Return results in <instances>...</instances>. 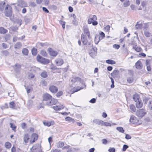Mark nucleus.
<instances>
[{
  "label": "nucleus",
  "mask_w": 152,
  "mask_h": 152,
  "mask_svg": "<svg viewBox=\"0 0 152 152\" xmlns=\"http://www.w3.org/2000/svg\"><path fill=\"white\" fill-rule=\"evenodd\" d=\"M136 105L137 108H140L142 107L143 104L140 99L136 102Z\"/></svg>",
  "instance_id": "a211bd4d"
},
{
  "label": "nucleus",
  "mask_w": 152,
  "mask_h": 152,
  "mask_svg": "<svg viewBox=\"0 0 152 152\" xmlns=\"http://www.w3.org/2000/svg\"><path fill=\"white\" fill-rule=\"evenodd\" d=\"M132 137L130 135L128 134H126L125 136V138L126 139L128 140L131 138Z\"/></svg>",
  "instance_id": "bf43d9fd"
},
{
  "label": "nucleus",
  "mask_w": 152,
  "mask_h": 152,
  "mask_svg": "<svg viewBox=\"0 0 152 152\" xmlns=\"http://www.w3.org/2000/svg\"><path fill=\"white\" fill-rule=\"evenodd\" d=\"M97 20V17L95 15H91L89 16L88 20V24L92 23L94 26H96L98 24V22L96 20Z\"/></svg>",
  "instance_id": "f257e3e1"
},
{
  "label": "nucleus",
  "mask_w": 152,
  "mask_h": 152,
  "mask_svg": "<svg viewBox=\"0 0 152 152\" xmlns=\"http://www.w3.org/2000/svg\"><path fill=\"white\" fill-rule=\"evenodd\" d=\"M89 53L90 56L92 58L95 57L97 53V49L96 47L92 48L89 51Z\"/></svg>",
  "instance_id": "39448f33"
},
{
  "label": "nucleus",
  "mask_w": 152,
  "mask_h": 152,
  "mask_svg": "<svg viewBox=\"0 0 152 152\" xmlns=\"http://www.w3.org/2000/svg\"><path fill=\"white\" fill-rule=\"evenodd\" d=\"M144 33L145 36L147 37H149L150 36V34L148 31H145Z\"/></svg>",
  "instance_id": "09e8293b"
},
{
  "label": "nucleus",
  "mask_w": 152,
  "mask_h": 152,
  "mask_svg": "<svg viewBox=\"0 0 152 152\" xmlns=\"http://www.w3.org/2000/svg\"><path fill=\"white\" fill-rule=\"evenodd\" d=\"M41 83L42 85L43 86H45L47 85V83L45 81H42Z\"/></svg>",
  "instance_id": "774afa93"
},
{
  "label": "nucleus",
  "mask_w": 152,
  "mask_h": 152,
  "mask_svg": "<svg viewBox=\"0 0 152 152\" xmlns=\"http://www.w3.org/2000/svg\"><path fill=\"white\" fill-rule=\"evenodd\" d=\"M118 70H114L113 71V72L111 73V75L113 76H114V75H117L118 74Z\"/></svg>",
  "instance_id": "3c124183"
},
{
  "label": "nucleus",
  "mask_w": 152,
  "mask_h": 152,
  "mask_svg": "<svg viewBox=\"0 0 152 152\" xmlns=\"http://www.w3.org/2000/svg\"><path fill=\"white\" fill-rule=\"evenodd\" d=\"M22 46V44L21 43L18 42L16 43L15 45V48L16 49H19Z\"/></svg>",
  "instance_id": "a878e982"
},
{
  "label": "nucleus",
  "mask_w": 152,
  "mask_h": 152,
  "mask_svg": "<svg viewBox=\"0 0 152 152\" xmlns=\"http://www.w3.org/2000/svg\"><path fill=\"white\" fill-rule=\"evenodd\" d=\"M5 15L8 17L12 16V10L11 7L9 5L7 4L5 8L4 12Z\"/></svg>",
  "instance_id": "f03ea898"
},
{
  "label": "nucleus",
  "mask_w": 152,
  "mask_h": 152,
  "mask_svg": "<svg viewBox=\"0 0 152 152\" xmlns=\"http://www.w3.org/2000/svg\"><path fill=\"white\" fill-rule=\"evenodd\" d=\"M83 88V87H77L75 88H74V90H75V91H73V92L74 93L75 92H77Z\"/></svg>",
  "instance_id": "a19ab883"
},
{
  "label": "nucleus",
  "mask_w": 152,
  "mask_h": 152,
  "mask_svg": "<svg viewBox=\"0 0 152 152\" xmlns=\"http://www.w3.org/2000/svg\"><path fill=\"white\" fill-rule=\"evenodd\" d=\"M38 145H35L30 148L31 152H38Z\"/></svg>",
  "instance_id": "4468645a"
},
{
  "label": "nucleus",
  "mask_w": 152,
  "mask_h": 152,
  "mask_svg": "<svg viewBox=\"0 0 152 152\" xmlns=\"http://www.w3.org/2000/svg\"><path fill=\"white\" fill-rule=\"evenodd\" d=\"M101 39L100 37L99 36H96L95 37L94 41L95 44H97L99 43L100 40Z\"/></svg>",
  "instance_id": "bb28decb"
},
{
  "label": "nucleus",
  "mask_w": 152,
  "mask_h": 152,
  "mask_svg": "<svg viewBox=\"0 0 152 152\" xmlns=\"http://www.w3.org/2000/svg\"><path fill=\"white\" fill-rule=\"evenodd\" d=\"M96 99L95 98L91 99L90 101L89 102L92 103H95L96 102Z\"/></svg>",
  "instance_id": "680f3d73"
},
{
  "label": "nucleus",
  "mask_w": 152,
  "mask_h": 152,
  "mask_svg": "<svg viewBox=\"0 0 152 152\" xmlns=\"http://www.w3.org/2000/svg\"><path fill=\"white\" fill-rule=\"evenodd\" d=\"M113 48H114L115 49H118L120 48V46L119 45L115 44L113 45Z\"/></svg>",
  "instance_id": "6e6d98bb"
},
{
  "label": "nucleus",
  "mask_w": 152,
  "mask_h": 152,
  "mask_svg": "<svg viewBox=\"0 0 152 152\" xmlns=\"http://www.w3.org/2000/svg\"><path fill=\"white\" fill-rule=\"evenodd\" d=\"M30 5L32 7H34L36 6V4L34 2H31Z\"/></svg>",
  "instance_id": "338daca9"
},
{
  "label": "nucleus",
  "mask_w": 152,
  "mask_h": 152,
  "mask_svg": "<svg viewBox=\"0 0 152 152\" xmlns=\"http://www.w3.org/2000/svg\"><path fill=\"white\" fill-rule=\"evenodd\" d=\"M29 139V135L27 134H25L23 140L26 143H27L28 142Z\"/></svg>",
  "instance_id": "412c9836"
},
{
  "label": "nucleus",
  "mask_w": 152,
  "mask_h": 152,
  "mask_svg": "<svg viewBox=\"0 0 152 152\" xmlns=\"http://www.w3.org/2000/svg\"><path fill=\"white\" fill-rule=\"evenodd\" d=\"M133 48L135 49V50L137 52H139L141 51L142 49L140 47H137V48H135L134 46L133 47Z\"/></svg>",
  "instance_id": "ea45409f"
},
{
  "label": "nucleus",
  "mask_w": 152,
  "mask_h": 152,
  "mask_svg": "<svg viewBox=\"0 0 152 152\" xmlns=\"http://www.w3.org/2000/svg\"><path fill=\"white\" fill-rule=\"evenodd\" d=\"M83 29L84 34L88 36V38L90 39V33L88 26L87 25L84 26Z\"/></svg>",
  "instance_id": "0eeeda50"
},
{
  "label": "nucleus",
  "mask_w": 152,
  "mask_h": 152,
  "mask_svg": "<svg viewBox=\"0 0 152 152\" xmlns=\"http://www.w3.org/2000/svg\"><path fill=\"white\" fill-rule=\"evenodd\" d=\"M135 28L136 29H141L142 28V24L139 23L138 22H137V24L135 25Z\"/></svg>",
  "instance_id": "c756f323"
},
{
  "label": "nucleus",
  "mask_w": 152,
  "mask_h": 152,
  "mask_svg": "<svg viewBox=\"0 0 152 152\" xmlns=\"http://www.w3.org/2000/svg\"><path fill=\"white\" fill-rule=\"evenodd\" d=\"M147 113L146 111L144 109L137 110L136 112V115L138 117L142 118Z\"/></svg>",
  "instance_id": "20e7f679"
},
{
  "label": "nucleus",
  "mask_w": 152,
  "mask_h": 152,
  "mask_svg": "<svg viewBox=\"0 0 152 152\" xmlns=\"http://www.w3.org/2000/svg\"><path fill=\"white\" fill-rule=\"evenodd\" d=\"M26 89L27 92L28 93H29L31 91H32V89L31 88L29 87H26Z\"/></svg>",
  "instance_id": "de8ad7c7"
},
{
  "label": "nucleus",
  "mask_w": 152,
  "mask_h": 152,
  "mask_svg": "<svg viewBox=\"0 0 152 152\" xmlns=\"http://www.w3.org/2000/svg\"><path fill=\"white\" fill-rule=\"evenodd\" d=\"M116 129L119 132L121 133H124V131L123 129V128L121 127H118L116 128Z\"/></svg>",
  "instance_id": "c9c22d12"
},
{
  "label": "nucleus",
  "mask_w": 152,
  "mask_h": 152,
  "mask_svg": "<svg viewBox=\"0 0 152 152\" xmlns=\"http://www.w3.org/2000/svg\"><path fill=\"white\" fill-rule=\"evenodd\" d=\"M103 121H103L99 120L98 119H94L93 121V122L94 123H96V124L101 125L102 126H103Z\"/></svg>",
  "instance_id": "f3484780"
},
{
  "label": "nucleus",
  "mask_w": 152,
  "mask_h": 152,
  "mask_svg": "<svg viewBox=\"0 0 152 152\" xmlns=\"http://www.w3.org/2000/svg\"><path fill=\"white\" fill-rule=\"evenodd\" d=\"M130 4L129 1L128 0L125 1L123 4V6L124 7H128Z\"/></svg>",
  "instance_id": "72a5a7b5"
},
{
  "label": "nucleus",
  "mask_w": 152,
  "mask_h": 152,
  "mask_svg": "<svg viewBox=\"0 0 152 152\" xmlns=\"http://www.w3.org/2000/svg\"><path fill=\"white\" fill-rule=\"evenodd\" d=\"M7 32V30L5 29L2 27H0V33L2 34H4Z\"/></svg>",
  "instance_id": "b1692460"
},
{
  "label": "nucleus",
  "mask_w": 152,
  "mask_h": 152,
  "mask_svg": "<svg viewBox=\"0 0 152 152\" xmlns=\"http://www.w3.org/2000/svg\"><path fill=\"white\" fill-rule=\"evenodd\" d=\"M42 10L43 11L45 12L46 13H48L49 12L48 10L45 7H42Z\"/></svg>",
  "instance_id": "13d9d810"
},
{
  "label": "nucleus",
  "mask_w": 152,
  "mask_h": 152,
  "mask_svg": "<svg viewBox=\"0 0 152 152\" xmlns=\"http://www.w3.org/2000/svg\"><path fill=\"white\" fill-rule=\"evenodd\" d=\"M38 136L35 133L33 134L31 137V140L30 141V143L32 144L37 140L38 139Z\"/></svg>",
  "instance_id": "9d476101"
},
{
  "label": "nucleus",
  "mask_w": 152,
  "mask_h": 152,
  "mask_svg": "<svg viewBox=\"0 0 152 152\" xmlns=\"http://www.w3.org/2000/svg\"><path fill=\"white\" fill-rule=\"evenodd\" d=\"M102 143L104 144H106L107 142V140L103 139L102 140Z\"/></svg>",
  "instance_id": "69168bd1"
},
{
  "label": "nucleus",
  "mask_w": 152,
  "mask_h": 152,
  "mask_svg": "<svg viewBox=\"0 0 152 152\" xmlns=\"http://www.w3.org/2000/svg\"><path fill=\"white\" fill-rule=\"evenodd\" d=\"M37 60L39 62L44 64H48L49 61L40 56H38L37 57Z\"/></svg>",
  "instance_id": "7ed1b4c3"
},
{
  "label": "nucleus",
  "mask_w": 152,
  "mask_h": 152,
  "mask_svg": "<svg viewBox=\"0 0 152 152\" xmlns=\"http://www.w3.org/2000/svg\"><path fill=\"white\" fill-rule=\"evenodd\" d=\"M43 99L44 101H46V104H47V102H49L50 99L52 98V96L48 94H45L43 95Z\"/></svg>",
  "instance_id": "423d86ee"
},
{
  "label": "nucleus",
  "mask_w": 152,
  "mask_h": 152,
  "mask_svg": "<svg viewBox=\"0 0 152 152\" xmlns=\"http://www.w3.org/2000/svg\"><path fill=\"white\" fill-rule=\"evenodd\" d=\"M130 122L133 124H137L138 122V120L134 115H132L130 116Z\"/></svg>",
  "instance_id": "6e6552de"
},
{
  "label": "nucleus",
  "mask_w": 152,
  "mask_h": 152,
  "mask_svg": "<svg viewBox=\"0 0 152 152\" xmlns=\"http://www.w3.org/2000/svg\"><path fill=\"white\" fill-rule=\"evenodd\" d=\"M65 120L66 121H69L70 122H72L74 123L75 122L74 119L69 117H67L65 118Z\"/></svg>",
  "instance_id": "393cba45"
},
{
  "label": "nucleus",
  "mask_w": 152,
  "mask_h": 152,
  "mask_svg": "<svg viewBox=\"0 0 152 152\" xmlns=\"http://www.w3.org/2000/svg\"><path fill=\"white\" fill-rule=\"evenodd\" d=\"M101 37L100 38L101 39H102L103 38H104L105 36V34L103 32H101L100 34Z\"/></svg>",
  "instance_id": "5fc2aeb1"
},
{
  "label": "nucleus",
  "mask_w": 152,
  "mask_h": 152,
  "mask_svg": "<svg viewBox=\"0 0 152 152\" xmlns=\"http://www.w3.org/2000/svg\"><path fill=\"white\" fill-rule=\"evenodd\" d=\"M127 81L129 83H132L133 82L134 79L132 77H129L127 78Z\"/></svg>",
  "instance_id": "37998d69"
},
{
  "label": "nucleus",
  "mask_w": 152,
  "mask_h": 152,
  "mask_svg": "<svg viewBox=\"0 0 152 152\" xmlns=\"http://www.w3.org/2000/svg\"><path fill=\"white\" fill-rule=\"evenodd\" d=\"M110 27L109 25H107L106 27H105L104 29L105 31L107 32L110 29Z\"/></svg>",
  "instance_id": "603ef678"
},
{
  "label": "nucleus",
  "mask_w": 152,
  "mask_h": 152,
  "mask_svg": "<svg viewBox=\"0 0 152 152\" xmlns=\"http://www.w3.org/2000/svg\"><path fill=\"white\" fill-rule=\"evenodd\" d=\"M64 106H63V105L61 106H58L56 105L53 106V108L56 111H57L61 109H63L64 108Z\"/></svg>",
  "instance_id": "aec40b11"
},
{
  "label": "nucleus",
  "mask_w": 152,
  "mask_h": 152,
  "mask_svg": "<svg viewBox=\"0 0 152 152\" xmlns=\"http://www.w3.org/2000/svg\"><path fill=\"white\" fill-rule=\"evenodd\" d=\"M21 65L19 64H16L13 66L15 71L16 73L19 72L21 70Z\"/></svg>",
  "instance_id": "1a4fd4ad"
},
{
  "label": "nucleus",
  "mask_w": 152,
  "mask_h": 152,
  "mask_svg": "<svg viewBox=\"0 0 152 152\" xmlns=\"http://www.w3.org/2000/svg\"><path fill=\"white\" fill-rule=\"evenodd\" d=\"M9 106L10 108H15V104L14 102L12 101L9 103Z\"/></svg>",
  "instance_id": "2f4dec72"
},
{
  "label": "nucleus",
  "mask_w": 152,
  "mask_h": 152,
  "mask_svg": "<svg viewBox=\"0 0 152 152\" xmlns=\"http://www.w3.org/2000/svg\"><path fill=\"white\" fill-rule=\"evenodd\" d=\"M81 79L78 77H73L71 80L72 83H74L76 81H80Z\"/></svg>",
  "instance_id": "cd10ccee"
},
{
  "label": "nucleus",
  "mask_w": 152,
  "mask_h": 152,
  "mask_svg": "<svg viewBox=\"0 0 152 152\" xmlns=\"http://www.w3.org/2000/svg\"><path fill=\"white\" fill-rule=\"evenodd\" d=\"M63 92L62 91H60L57 93L56 94V96L58 97H59L60 96H61Z\"/></svg>",
  "instance_id": "a18cd8bd"
},
{
  "label": "nucleus",
  "mask_w": 152,
  "mask_h": 152,
  "mask_svg": "<svg viewBox=\"0 0 152 152\" xmlns=\"http://www.w3.org/2000/svg\"><path fill=\"white\" fill-rule=\"evenodd\" d=\"M60 24L62 26H65L66 23L65 22L60 20L59 21Z\"/></svg>",
  "instance_id": "0e129e2a"
},
{
  "label": "nucleus",
  "mask_w": 152,
  "mask_h": 152,
  "mask_svg": "<svg viewBox=\"0 0 152 152\" xmlns=\"http://www.w3.org/2000/svg\"><path fill=\"white\" fill-rule=\"evenodd\" d=\"M41 76L43 78L46 77L48 76L46 72L45 71L42 72L41 74Z\"/></svg>",
  "instance_id": "473e14b6"
},
{
  "label": "nucleus",
  "mask_w": 152,
  "mask_h": 152,
  "mask_svg": "<svg viewBox=\"0 0 152 152\" xmlns=\"http://www.w3.org/2000/svg\"><path fill=\"white\" fill-rule=\"evenodd\" d=\"M49 89L50 92L53 93H56L58 91V88L53 85L50 86Z\"/></svg>",
  "instance_id": "f8f14e48"
},
{
  "label": "nucleus",
  "mask_w": 152,
  "mask_h": 152,
  "mask_svg": "<svg viewBox=\"0 0 152 152\" xmlns=\"http://www.w3.org/2000/svg\"><path fill=\"white\" fill-rule=\"evenodd\" d=\"M32 53L33 55H36L37 53V50L36 49L33 48L31 50Z\"/></svg>",
  "instance_id": "79ce46f5"
},
{
  "label": "nucleus",
  "mask_w": 152,
  "mask_h": 152,
  "mask_svg": "<svg viewBox=\"0 0 152 152\" xmlns=\"http://www.w3.org/2000/svg\"><path fill=\"white\" fill-rule=\"evenodd\" d=\"M149 107L150 110H152V101L149 102Z\"/></svg>",
  "instance_id": "052dcab7"
},
{
  "label": "nucleus",
  "mask_w": 152,
  "mask_h": 152,
  "mask_svg": "<svg viewBox=\"0 0 152 152\" xmlns=\"http://www.w3.org/2000/svg\"><path fill=\"white\" fill-rule=\"evenodd\" d=\"M10 127L15 132V129L16 128V126L13 124L10 123Z\"/></svg>",
  "instance_id": "e433bc0d"
},
{
  "label": "nucleus",
  "mask_w": 152,
  "mask_h": 152,
  "mask_svg": "<svg viewBox=\"0 0 152 152\" xmlns=\"http://www.w3.org/2000/svg\"><path fill=\"white\" fill-rule=\"evenodd\" d=\"M72 23L74 25H76L77 24V22L76 19H74L72 21Z\"/></svg>",
  "instance_id": "e2e57ef3"
},
{
  "label": "nucleus",
  "mask_w": 152,
  "mask_h": 152,
  "mask_svg": "<svg viewBox=\"0 0 152 152\" xmlns=\"http://www.w3.org/2000/svg\"><path fill=\"white\" fill-rule=\"evenodd\" d=\"M57 102V99L52 97L49 102H47V104L49 105H55L56 104Z\"/></svg>",
  "instance_id": "9b49d317"
},
{
  "label": "nucleus",
  "mask_w": 152,
  "mask_h": 152,
  "mask_svg": "<svg viewBox=\"0 0 152 152\" xmlns=\"http://www.w3.org/2000/svg\"><path fill=\"white\" fill-rule=\"evenodd\" d=\"M130 110L134 112H135L136 111V108L135 106L133 104H131L130 106Z\"/></svg>",
  "instance_id": "f704fd0d"
},
{
  "label": "nucleus",
  "mask_w": 152,
  "mask_h": 152,
  "mask_svg": "<svg viewBox=\"0 0 152 152\" xmlns=\"http://www.w3.org/2000/svg\"><path fill=\"white\" fill-rule=\"evenodd\" d=\"M48 50L50 55L52 56H56L58 54V53L56 51H54L51 48H48Z\"/></svg>",
  "instance_id": "ddd939ff"
},
{
  "label": "nucleus",
  "mask_w": 152,
  "mask_h": 152,
  "mask_svg": "<svg viewBox=\"0 0 152 152\" xmlns=\"http://www.w3.org/2000/svg\"><path fill=\"white\" fill-rule=\"evenodd\" d=\"M115 149L114 148H110L108 151H109L110 152H115Z\"/></svg>",
  "instance_id": "4d7b16f0"
},
{
  "label": "nucleus",
  "mask_w": 152,
  "mask_h": 152,
  "mask_svg": "<svg viewBox=\"0 0 152 152\" xmlns=\"http://www.w3.org/2000/svg\"><path fill=\"white\" fill-rule=\"evenodd\" d=\"M142 28H148V26L147 24L146 23H143L142 24Z\"/></svg>",
  "instance_id": "864d4df0"
},
{
  "label": "nucleus",
  "mask_w": 152,
  "mask_h": 152,
  "mask_svg": "<svg viewBox=\"0 0 152 152\" xmlns=\"http://www.w3.org/2000/svg\"><path fill=\"white\" fill-rule=\"evenodd\" d=\"M22 52L25 55L27 56L28 54V51L27 49L24 48L22 50Z\"/></svg>",
  "instance_id": "7c9ffc66"
},
{
  "label": "nucleus",
  "mask_w": 152,
  "mask_h": 152,
  "mask_svg": "<svg viewBox=\"0 0 152 152\" xmlns=\"http://www.w3.org/2000/svg\"><path fill=\"white\" fill-rule=\"evenodd\" d=\"M81 38L83 43L85 45H86L88 40L84 34H81Z\"/></svg>",
  "instance_id": "2eb2a0df"
},
{
  "label": "nucleus",
  "mask_w": 152,
  "mask_h": 152,
  "mask_svg": "<svg viewBox=\"0 0 152 152\" xmlns=\"http://www.w3.org/2000/svg\"><path fill=\"white\" fill-rule=\"evenodd\" d=\"M129 148V146L126 145H124L122 149V151H125L126 149Z\"/></svg>",
  "instance_id": "49530a36"
},
{
  "label": "nucleus",
  "mask_w": 152,
  "mask_h": 152,
  "mask_svg": "<svg viewBox=\"0 0 152 152\" xmlns=\"http://www.w3.org/2000/svg\"><path fill=\"white\" fill-rule=\"evenodd\" d=\"M40 53L41 55L44 56H47L48 55V54L44 50H41Z\"/></svg>",
  "instance_id": "4c0bfd02"
},
{
  "label": "nucleus",
  "mask_w": 152,
  "mask_h": 152,
  "mask_svg": "<svg viewBox=\"0 0 152 152\" xmlns=\"http://www.w3.org/2000/svg\"><path fill=\"white\" fill-rule=\"evenodd\" d=\"M55 62L56 64L59 66H60L62 65L64 63V61L61 59H58L55 60Z\"/></svg>",
  "instance_id": "6ab92c4d"
},
{
  "label": "nucleus",
  "mask_w": 152,
  "mask_h": 152,
  "mask_svg": "<svg viewBox=\"0 0 152 152\" xmlns=\"http://www.w3.org/2000/svg\"><path fill=\"white\" fill-rule=\"evenodd\" d=\"M133 99L135 102L140 99L139 96L137 94H135L133 96Z\"/></svg>",
  "instance_id": "5701e85b"
},
{
  "label": "nucleus",
  "mask_w": 152,
  "mask_h": 152,
  "mask_svg": "<svg viewBox=\"0 0 152 152\" xmlns=\"http://www.w3.org/2000/svg\"><path fill=\"white\" fill-rule=\"evenodd\" d=\"M64 145V143L61 141H59L57 143L56 146L58 148H61Z\"/></svg>",
  "instance_id": "4be33fe9"
},
{
  "label": "nucleus",
  "mask_w": 152,
  "mask_h": 152,
  "mask_svg": "<svg viewBox=\"0 0 152 152\" xmlns=\"http://www.w3.org/2000/svg\"><path fill=\"white\" fill-rule=\"evenodd\" d=\"M34 77V75L33 74L31 73H28V77L29 79H32Z\"/></svg>",
  "instance_id": "8fccbe9b"
},
{
  "label": "nucleus",
  "mask_w": 152,
  "mask_h": 152,
  "mask_svg": "<svg viewBox=\"0 0 152 152\" xmlns=\"http://www.w3.org/2000/svg\"><path fill=\"white\" fill-rule=\"evenodd\" d=\"M5 147L6 148H9L11 147V144L10 143L8 142H6L5 144Z\"/></svg>",
  "instance_id": "58836bf2"
},
{
  "label": "nucleus",
  "mask_w": 152,
  "mask_h": 152,
  "mask_svg": "<svg viewBox=\"0 0 152 152\" xmlns=\"http://www.w3.org/2000/svg\"><path fill=\"white\" fill-rule=\"evenodd\" d=\"M135 66L136 68L138 69H140L142 68V63L140 61H138L136 63Z\"/></svg>",
  "instance_id": "dca6fc26"
},
{
  "label": "nucleus",
  "mask_w": 152,
  "mask_h": 152,
  "mask_svg": "<svg viewBox=\"0 0 152 152\" xmlns=\"http://www.w3.org/2000/svg\"><path fill=\"white\" fill-rule=\"evenodd\" d=\"M106 62L107 64H114L116 63V62L115 61L110 59H108L106 60Z\"/></svg>",
  "instance_id": "c85d7f7f"
},
{
  "label": "nucleus",
  "mask_w": 152,
  "mask_h": 152,
  "mask_svg": "<svg viewBox=\"0 0 152 152\" xmlns=\"http://www.w3.org/2000/svg\"><path fill=\"white\" fill-rule=\"evenodd\" d=\"M103 126H111V124L110 123L103 121Z\"/></svg>",
  "instance_id": "c03bdc74"
}]
</instances>
